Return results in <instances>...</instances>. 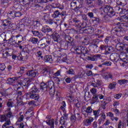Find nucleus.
I'll return each mask as SVG.
<instances>
[{
  "label": "nucleus",
  "instance_id": "obj_1",
  "mask_svg": "<svg viewBox=\"0 0 128 128\" xmlns=\"http://www.w3.org/2000/svg\"><path fill=\"white\" fill-rule=\"evenodd\" d=\"M40 42H41V44L40 42L38 43V48L41 49L44 48L50 44V43L52 42V39L48 38H43L40 40Z\"/></svg>",
  "mask_w": 128,
  "mask_h": 128
},
{
  "label": "nucleus",
  "instance_id": "obj_2",
  "mask_svg": "<svg viewBox=\"0 0 128 128\" xmlns=\"http://www.w3.org/2000/svg\"><path fill=\"white\" fill-rule=\"evenodd\" d=\"M100 10H101L102 14H106L110 18L116 14L114 10L110 6H106L105 7H102L100 8Z\"/></svg>",
  "mask_w": 128,
  "mask_h": 128
},
{
  "label": "nucleus",
  "instance_id": "obj_3",
  "mask_svg": "<svg viewBox=\"0 0 128 128\" xmlns=\"http://www.w3.org/2000/svg\"><path fill=\"white\" fill-rule=\"evenodd\" d=\"M28 80L24 79L22 81L18 82L17 84H14L13 88L15 90H16L20 88H23V86H28Z\"/></svg>",
  "mask_w": 128,
  "mask_h": 128
},
{
  "label": "nucleus",
  "instance_id": "obj_4",
  "mask_svg": "<svg viewBox=\"0 0 128 128\" xmlns=\"http://www.w3.org/2000/svg\"><path fill=\"white\" fill-rule=\"evenodd\" d=\"M123 20L117 23V25L120 26H122L123 28H128V16H124L122 17Z\"/></svg>",
  "mask_w": 128,
  "mask_h": 128
},
{
  "label": "nucleus",
  "instance_id": "obj_5",
  "mask_svg": "<svg viewBox=\"0 0 128 128\" xmlns=\"http://www.w3.org/2000/svg\"><path fill=\"white\" fill-rule=\"evenodd\" d=\"M92 106H88L87 108H82V112L84 114V118H87L88 114H90L92 112Z\"/></svg>",
  "mask_w": 128,
  "mask_h": 128
},
{
  "label": "nucleus",
  "instance_id": "obj_6",
  "mask_svg": "<svg viewBox=\"0 0 128 128\" xmlns=\"http://www.w3.org/2000/svg\"><path fill=\"white\" fill-rule=\"evenodd\" d=\"M119 58L121 60L122 66L124 64H128V55L124 53H120L119 55Z\"/></svg>",
  "mask_w": 128,
  "mask_h": 128
},
{
  "label": "nucleus",
  "instance_id": "obj_7",
  "mask_svg": "<svg viewBox=\"0 0 128 128\" xmlns=\"http://www.w3.org/2000/svg\"><path fill=\"white\" fill-rule=\"evenodd\" d=\"M1 121L2 122H5L4 124L2 125V128H8L9 126L12 124V122H10V120L6 119V118L2 117L1 118Z\"/></svg>",
  "mask_w": 128,
  "mask_h": 128
},
{
  "label": "nucleus",
  "instance_id": "obj_8",
  "mask_svg": "<svg viewBox=\"0 0 128 128\" xmlns=\"http://www.w3.org/2000/svg\"><path fill=\"white\" fill-rule=\"evenodd\" d=\"M20 44V42H24V36L20 34H18L15 36L14 42L15 44Z\"/></svg>",
  "mask_w": 128,
  "mask_h": 128
},
{
  "label": "nucleus",
  "instance_id": "obj_9",
  "mask_svg": "<svg viewBox=\"0 0 128 128\" xmlns=\"http://www.w3.org/2000/svg\"><path fill=\"white\" fill-rule=\"evenodd\" d=\"M6 112H8L6 114L2 115L1 118H5V120H10V118L14 116L12 113L10 112V108H8Z\"/></svg>",
  "mask_w": 128,
  "mask_h": 128
},
{
  "label": "nucleus",
  "instance_id": "obj_10",
  "mask_svg": "<svg viewBox=\"0 0 128 128\" xmlns=\"http://www.w3.org/2000/svg\"><path fill=\"white\" fill-rule=\"evenodd\" d=\"M34 2V0H19V2L22 6H28L30 5V4Z\"/></svg>",
  "mask_w": 128,
  "mask_h": 128
},
{
  "label": "nucleus",
  "instance_id": "obj_11",
  "mask_svg": "<svg viewBox=\"0 0 128 128\" xmlns=\"http://www.w3.org/2000/svg\"><path fill=\"white\" fill-rule=\"evenodd\" d=\"M100 58V54H98L87 57V60H91V62H96Z\"/></svg>",
  "mask_w": 128,
  "mask_h": 128
},
{
  "label": "nucleus",
  "instance_id": "obj_12",
  "mask_svg": "<svg viewBox=\"0 0 128 128\" xmlns=\"http://www.w3.org/2000/svg\"><path fill=\"white\" fill-rule=\"evenodd\" d=\"M120 59V55L118 53H113L110 56V60L112 62H118Z\"/></svg>",
  "mask_w": 128,
  "mask_h": 128
},
{
  "label": "nucleus",
  "instance_id": "obj_13",
  "mask_svg": "<svg viewBox=\"0 0 128 128\" xmlns=\"http://www.w3.org/2000/svg\"><path fill=\"white\" fill-rule=\"evenodd\" d=\"M20 22L24 24V26H28L30 24L32 21L30 20H29L28 18H24L22 19Z\"/></svg>",
  "mask_w": 128,
  "mask_h": 128
},
{
  "label": "nucleus",
  "instance_id": "obj_14",
  "mask_svg": "<svg viewBox=\"0 0 128 128\" xmlns=\"http://www.w3.org/2000/svg\"><path fill=\"white\" fill-rule=\"evenodd\" d=\"M26 74L30 78H36L38 74V72L34 70H29L26 72Z\"/></svg>",
  "mask_w": 128,
  "mask_h": 128
},
{
  "label": "nucleus",
  "instance_id": "obj_15",
  "mask_svg": "<svg viewBox=\"0 0 128 128\" xmlns=\"http://www.w3.org/2000/svg\"><path fill=\"white\" fill-rule=\"evenodd\" d=\"M74 50L76 51V53L78 54H80L84 52V48L82 46H75L74 48Z\"/></svg>",
  "mask_w": 128,
  "mask_h": 128
},
{
  "label": "nucleus",
  "instance_id": "obj_16",
  "mask_svg": "<svg viewBox=\"0 0 128 128\" xmlns=\"http://www.w3.org/2000/svg\"><path fill=\"white\" fill-rule=\"evenodd\" d=\"M102 81L100 80H96L94 81V83H92L91 85L92 86H94V88H98V86H102Z\"/></svg>",
  "mask_w": 128,
  "mask_h": 128
},
{
  "label": "nucleus",
  "instance_id": "obj_17",
  "mask_svg": "<svg viewBox=\"0 0 128 128\" xmlns=\"http://www.w3.org/2000/svg\"><path fill=\"white\" fill-rule=\"evenodd\" d=\"M42 32L46 33V32H52V29L51 28L50 26H45L42 27Z\"/></svg>",
  "mask_w": 128,
  "mask_h": 128
},
{
  "label": "nucleus",
  "instance_id": "obj_18",
  "mask_svg": "<svg viewBox=\"0 0 128 128\" xmlns=\"http://www.w3.org/2000/svg\"><path fill=\"white\" fill-rule=\"evenodd\" d=\"M44 61L45 62H50V64H52V58L50 55H46L44 57Z\"/></svg>",
  "mask_w": 128,
  "mask_h": 128
},
{
  "label": "nucleus",
  "instance_id": "obj_19",
  "mask_svg": "<svg viewBox=\"0 0 128 128\" xmlns=\"http://www.w3.org/2000/svg\"><path fill=\"white\" fill-rule=\"evenodd\" d=\"M40 90L42 92H46L48 90V84L42 82L40 84Z\"/></svg>",
  "mask_w": 128,
  "mask_h": 128
},
{
  "label": "nucleus",
  "instance_id": "obj_20",
  "mask_svg": "<svg viewBox=\"0 0 128 128\" xmlns=\"http://www.w3.org/2000/svg\"><path fill=\"white\" fill-rule=\"evenodd\" d=\"M51 36L52 37L54 42H58V39L60 38V35L54 32L52 33Z\"/></svg>",
  "mask_w": 128,
  "mask_h": 128
},
{
  "label": "nucleus",
  "instance_id": "obj_21",
  "mask_svg": "<svg viewBox=\"0 0 128 128\" xmlns=\"http://www.w3.org/2000/svg\"><path fill=\"white\" fill-rule=\"evenodd\" d=\"M25 26L24 24L22 22H20L18 24L16 28L19 30V32H22V30H24Z\"/></svg>",
  "mask_w": 128,
  "mask_h": 128
},
{
  "label": "nucleus",
  "instance_id": "obj_22",
  "mask_svg": "<svg viewBox=\"0 0 128 128\" xmlns=\"http://www.w3.org/2000/svg\"><path fill=\"white\" fill-rule=\"evenodd\" d=\"M104 80H108V78H112V74L110 72H108L104 73V74L102 76Z\"/></svg>",
  "mask_w": 128,
  "mask_h": 128
},
{
  "label": "nucleus",
  "instance_id": "obj_23",
  "mask_svg": "<svg viewBox=\"0 0 128 128\" xmlns=\"http://www.w3.org/2000/svg\"><path fill=\"white\" fill-rule=\"evenodd\" d=\"M46 123L50 126V128H54V119L46 120Z\"/></svg>",
  "mask_w": 128,
  "mask_h": 128
},
{
  "label": "nucleus",
  "instance_id": "obj_24",
  "mask_svg": "<svg viewBox=\"0 0 128 128\" xmlns=\"http://www.w3.org/2000/svg\"><path fill=\"white\" fill-rule=\"evenodd\" d=\"M30 98H32V100H38L40 98V96L36 93L30 94Z\"/></svg>",
  "mask_w": 128,
  "mask_h": 128
},
{
  "label": "nucleus",
  "instance_id": "obj_25",
  "mask_svg": "<svg viewBox=\"0 0 128 128\" xmlns=\"http://www.w3.org/2000/svg\"><path fill=\"white\" fill-rule=\"evenodd\" d=\"M122 27L118 26H116L115 28H114L112 30L111 32L112 34H116V32H120V30H122Z\"/></svg>",
  "mask_w": 128,
  "mask_h": 128
},
{
  "label": "nucleus",
  "instance_id": "obj_26",
  "mask_svg": "<svg viewBox=\"0 0 128 128\" xmlns=\"http://www.w3.org/2000/svg\"><path fill=\"white\" fill-rule=\"evenodd\" d=\"M93 116H94L95 118H98L100 116V110H93Z\"/></svg>",
  "mask_w": 128,
  "mask_h": 128
},
{
  "label": "nucleus",
  "instance_id": "obj_27",
  "mask_svg": "<svg viewBox=\"0 0 128 128\" xmlns=\"http://www.w3.org/2000/svg\"><path fill=\"white\" fill-rule=\"evenodd\" d=\"M12 8L13 10H16L17 12H20V10H22V6L18 4H15Z\"/></svg>",
  "mask_w": 128,
  "mask_h": 128
},
{
  "label": "nucleus",
  "instance_id": "obj_28",
  "mask_svg": "<svg viewBox=\"0 0 128 128\" xmlns=\"http://www.w3.org/2000/svg\"><path fill=\"white\" fill-rule=\"evenodd\" d=\"M7 16H8L10 20H13V18H15L14 12H9L7 14Z\"/></svg>",
  "mask_w": 128,
  "mask_h": 128
},
{
  "label": "nucleus",
  "instance_id": "obj_29",
  "mask_svg": "<svg viewBox=\"0 0 128 128\" xmlns=\"http://www.w3.org/2000/svg\"><path fill=\"white\" fill-rule=\"evenodd\" d=\"M5 22L3 24L4 26H5V28L6 30L10 29V22L6 20H4Z\"/></svg>",
  "mask_w": 128,
  "mask_h": 128
},
{
  "label": "nucleus",
  "instance_id": "obj_30",
  "mask_svg": "<svg viewBox=\"0 0 128 128\" xmlns=\"http://www.w3.org/2000/svg\"><path fill=\"white\" fill-rule=\"evenodd\" d=\"M116 48L118 52H122L124 50V46H122L120 45V44H118L116 46Z\"/></svg>",
  "mask_w": 128,
  "mask_h": 128
},
{
  "label": "nucleus",
  "instance_id": "obj_31",
  "mask_svg": "<svg viewBox=\"0 0 128 128\" xmlns=\"http://www.w3.org/2000/svg\"><path fill=\"white\" fill-rule=\"evenodd\" d=\"M38 92V89L36 87V86H34L30 90V94H36L37 92Z\"/></svg>",
  "mask_w": 128,
  "mask_h": 128
},
{
  "label": "nucleus",
  "instance_id": "obj_32",
  "mask_svg": "<svg viewBox=\"0 0 128 128\" xmlns=\"http://www.w3.org/2000/svg\"><path fill=\"white\" fill-rule=\"evenodd\" d=\"M17 80L18 77L10 78L8 79V82L10 84H14Z\"/></svg>",
  "mask_w": 128,
  "mask_h": 128
},
{
  "label": "nucleus",
  "instance_id": "obj_33",
  "mask_svg": "<svg viewBox=\"0 0 128 128\" xmlns=\"http://www.w3.org/2000/svg\"><path fill=\"white\" fill-rule=\"evenodd\" d=\"M98 100V94L93 95L92 98V104H96Z\"/></svg>",
  "mask_w": 128,
  "mask_h": 128
},
{
  "label": "nucleus",
  "instance_id": "obj_34",
  "mask_svg": "<svg viewBox=\"0 0 128 128\" xmlns=\"http://www.w3.org/2000/svg\"><path fill=\"white\" fill-rule=\"evenodd\" d=\"M112 50H114V49L112 48V47H106V51L104 52V54H110L112 52Z\"/></svg>",
  "mask_w": 128,
  "mask_h": 128
},
{
  "label": "nucleus",
  "instance_id": "obj_35",
  "mask_svg": "<svg viewBox=\"0 0 128 128\" xmlns=\"http://www.w3.org/2000/svg\"><path fill=\"white\" fill-rule=\"evenodd\" d=\"M116 82H112L110 84H109V85L108 86V88H109V90H114V88H116Z\"/></svg>",
  "mask_w": 128,
  "mask_h": 128
},
{
  "label": "nucleus",
  "instance_id": "obj_36",
  "mask_svg": "<svg viewBox=\"0 0 128 128\" xmlns=\"http://www.w3.org/2000/svg\"><path fill=\"white\" fill-rule=\"evenodd\" d=\"M30 42L32 44H36L38 42V39L34 37H32L31 38H30Z\"/></svg>",
  "mask_w": 128,
  "mask_h": 128
},
{
  "label": "nucleus",
  "instance_id": "obj_37",
  "mask_svg": "<svg viewBox=\"0 0 128 128\" xmlns=\"http://www.w3.org/2000/svg\"><path fill=\"white\" fill-rule=\"evenodd\" d=\"M90 46L92 48H93V50L94 52H98V47L96 44H92Z\"/></svg>",
  "mask_w": 128,
  "mask_h": 128
},
{
  "label": "nucleus",
  "instance_id": "obj_38",
  "mask_svg": "<svg viewBox=\"0 0 128 128\" xmlns=\"http://www.w3.org/2000/svg\"><path fill=\"white\" fill-rule=\"evenodd\" d=\"M60 54H61L60 58H61L62 62H66V59H67L66 58V54L64 53V54H62L60 53Z\"/></svg>",
  "mask_w": 128,
  "mask_h": 128
},
{
  "label": "nucleus",
  "instance_id": "obj_39",
  "mask_svg": "<svg viewBox=\"0 0 128 128\" xmlns=\"http://www.w3.org/2000/svg\"><path fill=\"white\" fill-rule=\"evenodd\" d=\"M24 116H20L18 119V120L16 121V126H18L20 122H22L24 120Z\"/></svg>",
  "mask_w": 128,
  "mask_h": 128
},
{
  "label": "nucleus",
  "instance_id": "obj_40",
  "mask_svg": "<svg viewBox=\"0 0 128 128\" xmlns=\"http://www.w3.org/2000/svg\"><path fill=\"white\" fill-rule=\"evenodd\" d=\"M36 56L37 58H44V56H42V52L40 50L37 52L36 54Z\"/></svg>",
  "mask_w": 128,
  "mask_h": 128
},
{
  "label": "nucleus",
  "instance_id": "obj_41",
  "mask_svg": "<svg viewBox=\"0 0 128 128\" xmlns=\"http://www.w3.org/2000/svg\"><path fill=\"white\" fill-rule=\"evenodd\" d=\"M56 92V90L54 88H50L49 90V94L51 96H54Z\"/></svg>",
  "mask_w": 128,
  "mask_h": 128
},
{
  "label": "nucleus",
  "instance_id": "obj_42",
  "mask_svg": "<svg viewBox=\"0 0 128 128\" xmlns=\"http://www.w3.org/2000/svg\"><path fill=\"white\" fill-rule=\"evenodd\" d=\"M10 56H12V54L8 51H6L5 52V54H2V57L4 58H8V57Z\"/></svg>",
  "mask_w": 128,
  "mask_h": 128
},
{
  "label": "nucleus",
  "instance_id": "obj_43",
  "mask_svg": "<svg viewBox=\"0 0 128 128\" xmlns=\"http://www.w3.org/2000/svg\"><path fill=\"white\" fill-rule=\"evenodd\" d=\"M46 84L48 86V88H52V86H54V82L52 80L48 81Z\"/></svg>",
  "mask_w": 128,
  "mask_h": 128
},
{
  "label": "nucleus",
  "instance_id": "obj_44",
  "mask_svg": "<svg viewBox=\"0 0 128 128\" xmlns=\"http://www.w3.org/2000/svg\"><path fill=\"white\" fill-rule=\"evenodd\" d=\"M106 115H107V116H109L111 120H112V122H114V114H112V112H107Z\"/></svg>",
  "mask_w": 128,
  "mask_h": 128
},
{
  "label": "nucleus",
  "instance_id": "obj_45",
  "mask_svg": "<svg viewBox=\"0 0 128 128\" xmlns=\"http://www.w3.org/2000/svg\"><path fill=\"white\" fill-rule=\"evenodd\" d=\"M90 92L93 96H94L96 94V92H98V90H96V88H93L90 89Z\"/></svg>",
  "mask_w": 128,
  "mask_h": 128
},
{
  "label": "nucleus",
  "instance_id": "obj_46",
  "mask_svg": "<svg viewBox=\"0 0 128 128\" xmlns=\"http://www.w3.org/2000/svg\"><path fill=\"white\" fill-rule=\"evenodd\" d=\"M58 16H60V12H58V10H56L52 15V18H58Z\"/></svg>",
  "mask_w": 128,
  "mask_h": 128
},
{
  "label": "nucleus",
  "instance_id": "obj_47",
  "mask_svg": "<svg viewBox=\"0 0 128 128\" xmlns=\"http://www.w3.org/2000/svg\"><path fill=\"white\" fill-rule=\"evenodd\" d=\"M92 20V22H95L96 24H100V18L96 17H94Z\"/></svg>",
  "mask_w": 128,
  "mask_h": 128
},
{
  "label": "nucleus",
  "instance_id": "obj_48",
  "mask_svg": "<svg viewBox=\"0 0 128 128\" xmlns=\"http://www.w3.org/2000/svg\"><path fill=\"white\" fill-rule=\"evenodd\" d=\"M66 118H64V117L62 116L60 118V124H62V126H64V124H66Z\"/></svg>",
  "mask_w": 128,
  "mask_h": 128
},
{
  "label": "nucleus",
  "instance_id": "obj_49",
  "mask_svg": "<svg viewBox=\"0 0 128 128\" xmlns=\"http://www.w3.org/2000/svg\"><path fill=\"white\" fill-rule=\"evenodd\" d=\"M118 82L120 84H126L128 82V80H118Z\"/></svg>",
  "mask_w": 128,
  "mask_h": 128
},
{
  "label": "nucleus",
  "instance_id": "obj_50",
  "mask_svg": "<svg viewBox=\"0 0 128 128\" xmlns=\"http://www.w3.org/2000/svg\"><path fill=\"white\" fill-rule=\"evenodd\" d=\"M122 94H114V98L116 100H120V98H122Z\"/></svg>",
  "mask_w": 128,
  "mask_h": 128
},
{
  "label": "nucleus",
  "instance_id": "obj_51",
  "mask_svg": "<svg viewBox=\"0 0 128 128\" xmlns=\"http://www.w3.org/2000/svg\"><path fill=\"white\" fill-rule=\"evenodd\" d=\"M32 32L34 36H40V32L36 30H32Z\"/></svg>",
  "mask_w": 128,
  "mask_h": 128
},
{
  "label": "nucleus",
  "instance_id": "obj_52",
  "mask_svg": "<svg viewBox=\"0 0 128 128\" xmlns=\"http://www.w3.org/2000/svg\"><path fill=\"white\" fill-rule=\"evenodd\" d=\"M118 106H120V102L114 100L113 102V106L115 108H118Z\"/></svg>",
  "mask_w": 128,
  "mask_h": 128
},
{
  "label": "nucleus",
  "instance_id": "obj_53",
  "mask_svg": "<svg viewBox=\"0 0 128 128\" xmlns=\"http://www.w3.org/2000/svg\"><path fill=\"white\" fill-rule=\"evenodd\" d=\"M12 104H14V102L11 100H9L7 102V106L8 108H12Z\"/></svg>",
  "mask_w": 128,
  "mask_h": 128
},
{
  "label": "nucleus",
  "instance_id": "obj_54",
  "mask_svg": "<svg viewBox=\"0 0 128 128\" xmlns=\"http://www.w3.org/2000/svg\"><path fill=\"white\" fill-rule=\"evenodd\" d=\"M68 74H74V70L73 69H70L66 71Z\"/></svg>",
  "mask_w": 128,
  "mask_h": 128
},
{
  "label": "nucleus",
  "instance_id": "obj_55",
  "mask_svg": "<svg viewBox=\"0 0 128 128\" xmlns=\"http://www.w3.org/2000/svg\"><path fill=\"white\" fill-rule=\"evenodd\" d=\"M70 120L72 122H76V117L74 115H72L70 117Z\"/></svg>",
  "mask_w": 128,
  "mask_h": 128
},
{
  "label": "nucleus",
  "instance_id": "obj_56",
  "mask_svg": "<svg viewBox=\"0 0 128 128\" xmlns=\"http://www.w3.org/2000/svg\"><path fill=\"white\" fill-rule=\"evenodd\" d=\"M14 38H16V36H11V38L9 39V42H10L13 43V44H16L14 43Z\"/></svg>",
  "mask_w": 128,
  "mask_h": 128
},
{
  "label": "nucleus",
  "instance_id": "obj_57",
  "mask_svg": "<svg viewBox=\"0 0 128 128\" xmlns=\"http://www.w3.org/2000/svg\"><path fill=\"white\" fill-rule=\"evenodd\" d=\"M26 120H30V118H32V116H34V112H32L30 113H29V114H26Z\"/></svg>",
  "mask_w": 128,
  "mask_h": 128
},
{
  "label": "nucleus",
  "instance_id": "obj_58",
  "mask_svg": "<svg viewBox=\"0 0 128 128\" xmlns=\"http://www.w3.org/2000/svg\"><path fill=\"white\" fill-rule=\"evenodd\" d=\"M0 70L2 72L4 71V70H6V65L4 64H0Z\"/></svg>",
  "mask_w": 128,
  "mask_h": 128
},
{
  "label": "nucleus",
  "instance_id": "obj_59",
  "mask_svg": "<svg viewBox=\"0 0 128 128\" xmlns=\"http://www.w3.org/2000/svg\"><path fill=\"white\" fill-rule=\"evenodd\" d=\"M15 18H18L22 16V13L20 11L14 12Z\"/></svg>",
  "mask_w": 128,
  "mask_h": 128
},
{
  "label": "nucleus",
  "instance_id": "obj_60",
  "mask_svg": "<svg viewBox=\"0 0 128 128\" xmlns=\"http://www.w3.org/2000/svg\"><path fill=\"white\" fill-rule=\"evenodd\" d=\"M62 72V70H58L54 74V76H60V73Z\"/></svg>",
  "mask_w": 128,
  "mask_h": 128
},
{
  "label": "nucleus",
  "instance_id": "obj_61",
  "mask_svg": "<svg viewBox=\"0 0 128 128\" xmlns=\"http://www.w3.org/2000/svg\"><path fill=\"white\" fill-rule=\"evenodd\" d=\"M28 104L31 106H36V102L34 100H32L28 102Z\"/></svg>",
  "mask_w": 128,
  "mask_h": 128
},
{
  "label": "nucleus",
  "instance_id": "obj_62",
  "mask_svg": "<svg viewBox=\"0 0 128 128\" xmlns=\"http://www.w3.org/2000/svg\"><path fill=\"white\" fill-rule=\"evenodd\" d=\"M50 19V14H46L44 16V20H45L46 22H47Z\"/></svg>",
  "mask_w": 128,
  "mask_h": 128
},
{
  "label": "nucleus",
  "instance_id": "obj_63",
  "mask_svg": "<svg viewBox=\"0 0 128 128\" xmlns=\"http://www.w3.org/2000/svg\"><path fill=\"white\" fill-rule=\"evenodd\" d=\"M104 66H112V62H110V61H106L105 62L103 63V64Z\"/></svg>",
  "mask_w": 128,
  "mask_h": 128
},
{
  "label": "nucleus",
  "instance_id": "obj_64",
  "mask_svg": "<svg viewBox=\"0 0 128 128\" xmlns=\"http://www.w3.org/2000/svg\"><path fill=\"white\" fill-rule=\"evenodd\" d=\"M106 114L104 113H102L101 114V116L100 118L102 120H106Z\"/></svg>",
  "mask_w": 128,
  "mask_h": 128
}]
</instances>
